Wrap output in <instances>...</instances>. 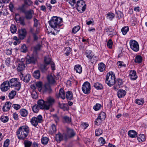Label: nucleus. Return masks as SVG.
<instances>
[{
    "mask_svg": "<svg viewBox=\"0 0 147 147\" xmlns=\"http://www.w3.org/2000/svg\"><path fill=\"white\" fill-rule=\"evenodd\" d=\"M63 139V136L60 133H59L56 135L55 140L57 142H60Z\"/></svg>",
    "mask_w": 147,
    "mask_h": 147,
    "instance_id": "nucleus-33",
    "label": "nucleus"
},
{
    "mask_svg": "<svg viewBox=\"0 0 147 147\" xmlns=\"http://www.w3.org/2000/svg\"><path fill=\"white\" fill-rule=\"evenodd\" d=\"M45 63L47 65H49L50 64L51 67L53 70H54L55 69V64L54 62L51 60V58L47 57H45L44 59Z\"/></svg>",
    "mask_w": 147,
    "mask_h": 147,
    "instance_id": "nucleus-8",
    "label": "nucleus"
},
{
    "mask_svg": "<svg viewBox=\"0 0 147 147\" xmlns=\"http://www.w3.org/2000/svg\"><path fill=\"white\" fill-rule=\"evenodd\" d=\"M39 107L37 105H36L33 106L32 110L35 113H37L38 111Z\"/></svg>",
    "mask_w": 147,
    "mask_h": 147,
    "instance_id": "nucleus-52",
    "label": "nucleus"
},
{
    "mask_svg": "<svg viewBox=\"0 0 147 147\" xmlns=\"http://www.w3.org/2000/svg\"><path fill=\"white\" fill-rule=\"evenodd\" d=\"M29 132V128L27 125L20 126L17 129L16 135L18 138L20 140H24L28 136Z\"/></svg>",
    "mask_w": 147,
    "mask_h": 147,
    "instance_id": "nucleus-2",
    "label": "nucleus"
},
{
    "mask_svg": "<svg viewBox=\"0 0 147 147\" xmlns=\"http://www.w3.org/2000/svg\"><path fill=\"white\" fill-rule=\"evenodd\" d=\"M98 141L100 143V144L102 145H103L105 143V140L102 137H100L99 138Z\"/></svg>",
    "mask_w": 147,
    "mask_h": 147,
    "instance_id": "nucleus-58",
    "label": "nucleus"
},
{
    "mask_svg": "<svg viewBox=\"0 0 147 147\" xmlns=\"http://www.w3.org/2000/svg\"><path fill=\"white\" fill-rule=\"evenodd\" d=\"M115 85L113 87L114 90L117 91L120 88L122 87L123 82L121 79H118L115 83Z\"/></svg>",
    "mask_w": 147,
    "mask_h": 147,
    "instance_id": "nucleus-12",
    "label": "nucleus"
},
{
    "mask_svg": "<svg viewBox=\"0 0 147 147\" xmlns=\"http://www.w3.org/2000/svg\"><path fill=\"white\" fill-rule=\"evenodd\" d=\"M103 121V120H102L100 118L98 117V118L95 121V124L96 125H98L100 124L102 121Z\"/></svg>",
    "mask_w": 147,
    "mask_h": 147,
    "instance_id": "nucleus-57",
    "label": "nucleus"
},
{
    "mask_svg": "<svg viewBox=\"0 0 147 147\" xmlns=\"http://www.w3.org/2000/svg\"><path fill=\"white\" fill-rule=\"evenodd\" d=\"M105 68V65L102 63H100L98 65V69L100 71H103Z\"/></svg>",
    "mask_w": 147,
    "mask_h": 147,
    "instance_id": "nucleus-31",
    "label": "nucleus"
},
{
    "mask_svg": "<svg viewBox=\"0 0 147 147\" xmlns=\"http://www.w3.org/2000/svg\"><path fill=\"white\" fill-rule=\"evenodd\" d=\"M10 87L8 81H5L1 84V89L2 92H5L9 89Z\"/></svg>",
    "mask_w": 147,
    "mask_h": 147,
    "instance_id": "nucleus-11",
    "label": "nucleus"
},
{
    "mask_svg": "<svg viewBox=\"0 0 147 147\" xmlns=\"http://www.w3.org/2000/svg\"><path fill=\"white\" fill-rule=\"evenodd\" d=\"M115 75L112 72H109L106 76L105 82L109 86L113 85L115 82Z\"/></svg>",
    "mask_w": 147,
    "mask_h": 147,
    "instance_id": "nucleus-4",
    "label": "nucleus"
},
{
    "mask_svg": "<svg viewBox=\"0 0 147 147\" xmlns=\"http://www.w3.org/2000/svg\"><path fill=\"white\" fill-rule=\"evenodd\" d=\"M36 118L37 121L39 123H41L42 121V117L41 115H39Z\"/></svg>",
    "mask_w": 147,
    "mask_h": 147,
    "instance_id": "nucleus-61",
    "label": "nucleus"
},
{
    "mask_svg": "<svg viewBox=\"0 0 147 147\" xmlns=\"http://www.w3.org/2000/svg\"><path fill=\"white\" fill-rule=\"evenodd\" d=\"M138 140L139 142H144L146 140V138L144 134H140L138 138Z\"/></svg>",
    "mask_w": 147,
    "mask_h": 147,
    "instance_id": "nucleus-34",
    "label": "nucleus"
},
{
    "mask_svg": "<svg viewBox=\"0 0 147 147\" xmlns=\"http://www.w3.org/2000/svg\"><path fill=\"white\" fill-rule=\"evenodd\" d=\"M63 119L64 122L69 123L71 121V118L67 116H64L63 117Z\"/></svg>",
    "mask_w": 147,
    "mask_h": 147,
    "instance_id": "nucleus-32",
    "label": "nucleus"
},
{
    "mask_svg": "<svg viewBox=\"0 0 147 147\" xmlns=\"http://www.w3.org/2000/svg\"><path fill=\"white\" fill-rule=\"evenodd\" d=\"M49 141V138L47 137H43L42 138L41 141L42 143L44 145H46Z\"/></svg>",
    "mask_w": 147,
    "mask_h": 147,
    "instance_id": "nucleus-38",
    "label": "nucleus"
},
{
    "mask_svg": "<svg viewBox=\"0 0 147 147\" xmlns=\"http://www.w3.org/2000/svg\"><path fill=\"white\" fill-rule=\"evenodd\" d=\"M9 140L7 139L4 142L3 145L4 147H7L9 145Z\"/></svg>",
    "mask_w": 147,
    "mask_h": 147,
    "instance_id": "nucleus-64",
    "label": "nucleus"
},
{
    "mask_svg": "<svg viewBox=\"0 0 147 147\" xmlns=\"http://www.w3.org/2000/svg\"><path fill=\"white\" fill-rule=\"evenodd\" d=\"M74 69L77 73L80 74L82 72V68L80 65H75Z\"/></svg>",
    "mask_w": 147,
    "mask_h": 147,
    "instance_id": "nucleus-29",
    "label": "nucleus"
},
{
    "mask_svg": "<svg viewBox=\"0 0 147 147\" xmlns=\"http://www.w3.org/2000/svg\"><path fill=\"white\" fill-rule=\"evenodd\" d=\"M30 122L33 125L36 126L39 123L37 120L36 117H33L31 119Z\"/></svg>",
    "mask_w": 147,
    "mask_h": 147,
    "instance_id": "nucleus-26",
    "label": "nucleus"
},
{
    "mask_svg": "<svg viewBox=\"0 0 147 147\" xmlns=\"http://www.w3.org/2000/svg\"><path fill=\"white\" fill-rule=\"evenodd\" d=\"M25 14L26 18L27 19H30L32 18V15L34 13V11L32 9H30L27 11L23 12Z\"/></svg>",
    "mask_w": 147,
    "mask_h": 147,
    "instance_id": "nucleus-15",
    "label": "nucleus"
},
{
    "mask_svg": "<svg viewBox=\"0 0 147 147\" xmlns=\"http://www.w3.org/2000/svg\"><path fill=\"white\" fill-rule=\"evenodd\" d=\"M26 30L24 29H21L19 30V38L21 39L24 38L26 34Z\"/></svg>",
    "mask_w": 147,
    "mask_h": 147,
    "instance_id": "nucleus-16",
    "label": "nucleus"
},
{
    "mask_svg": "<svg viewBox=\"0 0 147 147\" xmlns=\"http://www.w3.org/2000/svg\"><path fill=\"white\" fill-rule=\"evenodd\" d=\"M128 135L130 137L135 138L137 136V134L135 131L130 130L128 132Z\"/></svg>",
    "mask_w": 147,
    "mask_h": 147,
    "instance_id": "nucleus-28",
    "label": "nucleus"
},
{
    "mask_svg": "<svg viewBox=\"0 0 147 147\" xmlns=\"http://www.w3.org/2000/svg\"><path fill=\"white\" fill-rule=\"evenodd\" d=\"M63 22L62 18L57 16H53L48 22L51 28L54 29L53 32L51 31L50 32L54 35H56L60 31L59 28Z\"/></svg>",
    "mask_w": 147,
    "mask_h": 147,
    "instance_id": "nucleus-1",
    "label": "nucleus"
},
{
    "mask_svg": "<svg viewBox=\"0 0 147 147\" xmlns=\"http://www.w3.org/2000/svg\"><path fill=\"white\" fill-rule=\"evenodd\" d=\"M131 22L132 25L133 26H134L137 24L138 20L135 17H132L131 20Z\"/></svg>",
    "mask_w": 147,
    "mask_h": 147,
    "instance_id": "nucleus-40",
    "label": "nucleus"
},
{
    "mask_svg": "<svg viewBox=\"0 0 147 147\" xmlns=\"http://www.w3.org/2000/svg\"><path fill=\"white\" fill-rule=\"evenodd\" d=\"M117 65L120 67H126V65L122 61H119L118 62Z\"/></svg>",
    "mask_w": 147,
    "mask_h": 147,
    "instance_id": "nucleus-62",
    "label": "nucleus"
},
{
    "mask_svg": "<svg viewBox=\"0 0 147 147\" xmlns=\"http://www.w3.org/2000/svg\"><path fill=\"white\" fill-rule=\"evenodd\" d=\"M42 89L44 92H50L51 91V87L48 84H45Z\"/></svg>",
    "mask_w": 147,
    "mask_h": 147,
    "instance_id": "nucleus-23",
    "label": "nucleus"
},
{
    "mask_svg": "<svg viewBox=\"0 0 147 147\" xmlns=\"http://www.w3.org/2000/svg\"><path fill=\"white\" fill-rule=\"evenodd\" d=\"M21 51L23 53H26L27 51V49L26 45H23L21 47Z\"/></svg>",
    "mask_w": 147,
    "mask_h": 147,
    "instance_id": "nucleus-54",
    "label": "nucleus"
},
{
    "mask_svg": "<svg viewBox=\"0 0 147 147\" xmlns=\"http://www.w3.org/2000/svg\"><path fill=\"white\" fill-rule=\"evenodd\" d=\"M24 147H30L32 143L31 141L26 140L24 141Z\"/></svg>",
    "mask_w": 147,
    "mask_h": 147,
    "instance_id": "nucleus-37",
    "label": "nucleus"
},
{
    "mask_svg": "<svg viewBox=\"0 0 147 147\" xmlns=\"http://www.w3.org/2000/svg\"><path fill=\"white\" fill-rule=\"evenodd\" d=\"M144 102L143 99H136V103L138 105H142Z\"/></svg>",
    "mask_w": 147,
    "mask_h": 147,
    "instance_id": "nucleus-60",
    "label": "nucleus"
},
{
    "mask_svg": "<svg viewBox=\"0 0 147 147\" xmlns=\"http://www.w3.org/2000/svg\"><path fill=\"white\" fill-rule=\"evenodd\" d=\"M12 107L16 110H18L20 109L21 106L20 105L18 104H13L12 105Z\"/></svg>",
    "mask_w": 147,
    "mask_h": 147,
    "instance_id": "nucleus-53",
    "label": "nucleus"
},
{
    "mask_svg": "<svg viewBox=\"0 0 147 147\" xmlns=\"http://www.w3.org/2000/svg\"><path fill=\"white\" fill-rule=\"evenodd\" d=\"M107 15L111 20H112L115 16L114 14L112 13H108Z\"/></svg>",
    "mask_w": 147,
    "mask_h": 147,
    "instance_id": "nucleus-63",
    "label": "nucleus"
},
{
    "mask_svg": "<svg viewBox=\"0 0 147 147\" xmlns=\"http://www.w3.org/2000/svg\"><path fill=\"white\" fill-rule=\"evenodd\" d=\"M129 29L128 27H125L122 28L121 31L123 35H125L126 34L129 30Z\"/></svg>",
    "mask_w": 147,
    "mask_h": 147,
    "instance_id": "nucleus-48",
    "label": "nucleus"
},
{
    "mask_svg": "<svg viewBox=\"0 0 147 147\" xmlns=\"http://www.w3.org/2000/svg\"><path fill=\"white\" fill-rule=\"evenodd\" d=\"M12 105L11 103L9 101L6 102L3 106L2 110L4 112H7L9 110Z\"/></svg>",
    "mask_w": 147,
    "mask_h": 147,
    "instance_id": "nucleus-13",
    "label": "nucleus"
},
{
    "mask_svg": "<svg viewBox=\"0 0 147 147\" xmlns=\"http://www.w3.org/2000/svg\"><path fill=\"white\" fill-rule=\"evenodd\" d=\"M30 74H28L25 76L23 79L24 81L26 82H28L30 78Z\"/></svg>",
    "mask_w": 147,
    "mask_h": 147,
    "instance_id": "nucleus-45",
    "label": "nucleus"
},
{
    "mask_svg": "<svg viewBox=\"0 0 147 147\" xmlns=\"http://www.w3.org/2000/svg\"><path fill=\"white\" fill-rule=\"evenodd\" d=\"M55 102L53 98L49 97L47 98V100L45 102L43 100H38V104L40 109L47 110L52 107Z\"/></svg>",
    "mask_w": 147,
    "mask_h": 147,
    "instance_id": "nucleus-3",
    "label": "nucleus"
},
{
    "mask_svg": "<svg viewBox=\"0 0 147 147\" xmlns=\"http://www.w3.org/2000/svg\"><path fill=\"white\" fill-rule=\"evenodd\" d=\"M8 81L10 87L14 88L15 89L18 91L20 89L21 84L18 79L13 78Z\"/></svg>",
    "mask_w": 147,
    "mask_h": 147,
    "instance_id": "nucleus-5",
    "label": "nucleus"
},
{
    "mask_svg": "<svg viewBox=\"0 0 147 147\" xmlns=\"http://www.w3.org/2000/svg\"><path fill=\"white\" fill-rule=\"evenodd\" d=\"M57 130L56 126L54 124H52L49 131V134H52L55 133Z\"/></svg>",
    "mask_w": 147,
    "mask_h": 147,
    "instance_id": "nucleus-24",
    "label": "nucleus"
},
{
    "mask_svg": "<svg viewBox=\"0 0 147 147\" xmlns=\"http://www.w3.org/2000/svg\"><path fill=\"white\" fill-rule=\"evenodd\" d=\"M142 57L140 55H138L136 57L135 61L136 63H140L142 62Z\"/></svg>",
    "mask_w": 147,
    "mask_h": 147,
    "instance_id": "nucleus-49",
    "label": "nucleus"
},
{
    "mask_svg": "<svg viewBox=\"0 0 147 147\" xmlns=\"http://www.w3.org/2000/svg\"><path fill=\"white\" fill-rule=\"evenodd\" d=\"M47 79L50 84H54L55 82V76L53 74L48 75Z\"/></svg>",
    "mask_w": 147,
    "mask_h": 147,
    "instance_id": "nucleus-14",
    "label": "nucleus"
},
{
    "mask_svg": "<svg viewBox=\"0 0 147 147\" xmlns=\"http://www.w3.org/2000/svg\"><path fill=\"white\" fill-rule=\"evenodd\" d=\"M25 61L24 58H22L19 62L17 69L18 71H20L23 70L25 68V63L24 62Z\"/></svg>",
    "mask_w": 147,
    "mask_h": 147,
    "instance_id": "nucleus-10",
    "label": "nucleus"
},
{
    "mask_svg": "<svg viewBox=\"0 0 147 147\" xmlns=\"http://www.w3.org/2000/svg\"><path fill=\"white\" fill-rule=\"evenodd\" d=\"M33 2L30 0H24V4L18 8V9L22 12H26V10L30 6L32 5Z\"/></svg>",
    "mask_w": 147,
    "mask_h": 147,
    "instance_id": "nucleus-6",
    "label": "nucleus"
},
{
    "mask_svg": "<svg viewBox=\"0 0 147 147\" xmlns=\"http://www.w3.org/2000/svg\"><path fill=\"white\" fill-rule=\"evenodd\" d=\"M57 97L58 98L60 97L63 99L65 98V93L63 89L61 88L60 89L59 95Z\"/></svg>",
    "mask_w": 147,
    "mask_h": 147,
    "instance_id": "nucleus-27",
    "label": "nucleus"
},
{
    "mask_svg": "<svg viewBox=\"0 0 147 147\" xmlns=\"http://www.w3.org/2000/svg\"><path fill=\"white\" fill-rule=\"evenodd\" d=\"M66 97L69 100H71L73 97L72 92H71L69 91L66 93Z\"/></svg>",
    "mask_w": 147,
    "mask_h": 147,
    "instance_id": "nucleus-39",
    "label": "nucleus"
},
{
    "mask_svg": "<svg viewBox=\"0 0 147 147\" xmlns=\"http://www.w3.org/2000/svg\"><path fill=\"white\" fill-rule=\"evenodd\" d=\"M98 117L100 118L102 120H104L106 117V114L104 112H101L99 114V115Z\"/></svg>",
    "mask_w": 147,
    "mask_h": 147,
    "instance_id": "nucleus-47",
    "label": "nucleus"
},
{
    "mask_svg": "<svg viewBox=\"0 0 147 147\" xmlns=\"http://www.w3.org/2000/svg\"><path fill=\"white\" fill-rule=\"evenodd\" d=\"M80 27L79 26H75L72 29V33L75 34L80 30Z\"/></svg>",
    "mask_w": 147,
    "mask_h": 147,
    "instance_id": "nucleus-50",
    "label": "nucleus"
},
{
    "mask_svg": "<svg viewBox=\"0 0 147 147\" xmlns=\"http://www.w3.org/2000/svg\"><path fill=\"white\" fill-rule=\"evenodd\" d=\"M16 94V92L15 90H12L9 93L8 96L10 99H12L14 98Z\"/></svg>",
    "mask_w": 147,
    "mask_h": 147,
    "instance_id": "nucleus-36",
    "label": "nucleus"
},
{
    "mask_svg": "<svg viewBox=\"0 0 147 147\" xmlns=\"http://www.w3.org/2000/svg\"><path fill=\"white\" fill-rule=\"evenodd\" d=\"M30 32L32 34L36 33H38L39 30L37 27H34L33 28H31L30 30Z\"/></svg>",
    "mask_w": 147,
    "mask_h": 147,
    "instance_id": "nucleus-55",
    "label": "nucleus"
},
{
    "mask_svg": "<svg viewBox=\"0 0 147 147\" xmlns=\"http://www.w3.org/2000/svg\"><path fill=\"white\" fill-rule=\"evenodd\" d=\"M113 45V42L111 39H109L107 43V46L109 48H111Z\"/></svg>",
    "mask_w": 147,
    "mask_h": 147,
    "instance_id": "nucleus-59",
    "label": "nucleus"
},
{
    "mask_svg": "<svg viewBox=\"0 0 147 147\" xmlns=\"http://www.w3.org/2000/svg\"><path fill=\"white\" fill-rule=\"evenodd\" d=\"M71 51V49L70 47H66L65 50H64L65 53L67 56L69 55V53Z\"/></svg>",
    "mask_w": 147,
    "mask_h": 147,
    "instance_id": "nucleus-51",
    "label": "nucleus"
},
{
    "mask_svg": "<svg viewBox=\"0 0 147 147\" xmlns=\"http://www.w3.org/2000/svg\"><path fill=\"white\" fill-rule=\"evenodd\" d=\"M130 47L131 49L135 52L138 51L139 49V45L138 42L135 40H131L130 41Z\"/></svg>",
    "mask_w": 147,
    "mask_h": 147,
    "instance_id": "nucleus-7",
    "label": "nucleus"
},
{
    "mask_svg": "<svg viewBox=\"0 0 147 147\" xmlns=\"http://www.w3.org/2000/svg\"><path fill=\"white\" fill-rule=\"evenodd\" d=\"M67 136L69 137H73L75 134L73 130L68 128H67Z\"/></svg>",
    "mask_w": 147,
    "mask_h": 147,
    "instance_id": "nucleus-22",
    "label": "nucleus"
},
{
    "mask_svg": "<svg viewBox=\"0 0 147 147\" xmlns=\"http://www.w3.org/2000/svg\"><path fill=\"white\" fill-rule=\"evenodd\" d=\"M20 113L22 117H25L27 115L28 112L26 109H22L20 110Z\"/></svg>",
    "mask_w": 147,
    "mask_h": 147,
    "instance_id": "nucleus-25",
    "label": "nucleus"
},
{
    "mask_svg": "<svg viewBox=\"0 0 147 147\" xmlns=\"http://www.w3.org/2000/svg\"><path fill=\"white\" fill-rule=\"evenodd\" d=\"M36 87H38V90L40 91L42 89V83L41 82H38L35 83Z\"/></svg>",
    "mask_w": 147,
    "mask_h": 147,
    "instance_id": "nucleus-42",
    "label": "nucleus"
},
{
    "mask_svg": "<svg viewBox=\"0 0 147 147\" xmlns=\"http://www.w3.org/2000/svg\"><path fill=\"white\" fill-rule=\"evenodd\" d=\"M126 93L125 90L121 89L118 91L117 95L118 97L120 98L124 96L126 94Z\"/></svg>",
    "mask_w": 147,
    "mask_h": 147,
    "instance_id": "nucleus-20",
    "label": "nucleus"
},
{
    "mask_svg": "<svg viewBox=\"0 0 147 147\" xmlns=\"http://www.w3.org/2000/svg\"><path fill=\"white\" fill-rule=\"evenodd\" d=\"M91 89L90 83L88 82H86L83 84V93L88 94L90 93Z\"/></svg>",
    "mask_w": 147,
    "mask_h": 147,
    "instance_id": "nucleus-9",
    "label": "nucleus"
},
{
    "mask_svg": "<svg viewBox=\"0 0 147 147\" xmlns=\"http://www.w3.org/2000/svg\"><path fill=\"white\" fill-rule=\"evenodd\" d=\"M103 133L102 130L100 128L96 129L95 131V134L96 136H99L101 135Z\"/></svg>",
    "mask_w": 147,
    "mask_h": 147,
    "instance_id": "nucleus-44",
    "label": "nucleus"
},
{
    "mask_svg": "<svg viewBox=\"0 0 147 147\" xmlns=\"http://www.w3.org/2000/svg\"><path fill=\"white\" fill-rule=\"evenodd\" d=\"M49 67L48 65L45 63L41 65L40 69L42 72H45L47 71Z\"/></svg>",
    "mask_w": 147,
    "mask_h": 147,
    "instance_id": "nucleus-30",
    "label": "nucleus"
},
{
    "mask_svg": "<svg viewBox=\"0 0 147 147\" xmlns=\"http://www.w3.org/2000/svg\"><path fill=\"white\" fill-rule=\"evenodd\" d=\"M17 29L16 26L14 24H11L10 27V31L13 34L16 32Z\"/></svg>",
    "mask_w": 147,
    "mask_h": 147,
    "instance_id": "nucleus-41",
    "label": "nucleus"
},
{
    "mask_svg": "<svg viewBox=\"0 0 147 147\" xmlns=\"http://www.w3.org/2000/svg\"><path fill=\"white\" fill-rule=\"evenodd\" d=\"M1 121L4 123L7 122L9 120V118L7 116H2L0 118Z\"/></svg>",
    "mask_w": 147,
    "mask_h": 147,
    "instance_id": "nucleus-46",
    "label": "nucleus"
},
{
    "mask_svg": "<svg viewBox=\"0 0 147 147\" xmlns=\"http://www.w3.org/2000/svg\"><path fill=\"white\" fill-rule=\"evenodd\" d=\"M77 9L80 13L83 12V1H78L77 3Z\"/></svg>",
    "mask_w": 147,
    "mask_h": 147,
    "instance_id": "nucleus-17",
    "label": "nucleus"
},
{
    "mask_svg": "<svg viewBox=\"0 0 147 147\" xmlns=\"http://www.w3.org/2000/svg\"><path fill=\"white\" fill-rule=\"evenodd\" d=\"M85 54L87 57L89 59H91V61H92V59L94 57L93 53L92 51L90 50H87Z\"/></svg>",
    "mask_w": 147,
    "mask_h": 147,
    "instance_id": "nucleus-21",
    "label": "nucleus"
},
{
    "mask_svg": "<svg viewBox=\"0 0 147 147\" xmlns=\"http://www.w3.org/2000/svg\"><path fill=\"white\" fill-rule=\"evenodd\" d=\"M129 76L131 80H135L137 78L136 75V73L134 70L130 71L129 74Z\"/></svg>",
    "mask_w": 147,
    "mask_h": 147,
    "instance_id": "nucleus-19",
    "label": "nucleus"
},
{
    "mask_svg": "<svg viewBox=\"0 0 147 147\" xmlns=\"http://www.w3.org/2000/svg\"><path fill=\"white\" fill-rule=\"evenodd\" d=\"M33 76L36 78L38 79L39 78L40 76V71L38 70L35 71L34 72Z\"/></svg>",
    "mask_w": 147,
    "mask_h": 147,
    "instance_id": "nucleus-43",
    "label": "nucleus"
},
{
    "mask_svg": "<svg viewBox=\"0 0 147 147\" xmlns=\"http://www.w3.org/2000/svg\"><path fill=\"white\" fill-rule=\"evenodd\" d=\"M97 89H101L103 88L102 85L98 83H95L93 85Z\"/></svg>",
    "mask_w": 147,
    "mask_h": 147,
    "instance_id": "nucleus-35",
    "label": "nucleus"
},
{
    "mask_svg": "<svg viewBox=\"0 0 147 147\" xmlns=\"http://www.w3.org/2000/svg\"><path fill=\"white\" fill-rule=\"evenodd\" d=\"M25 59V62H24L25 63L29 64L30 63H32L34 64L36 61V59L33 57H29L28 58H24Z\"/></svg>",
    "mask_w": 147,
    "mask_h": 147,
    "instance_id": "nucleus-18",
    "label": "nucleus"
},
{
    "mask_svg": "<svg viewBox=\"0 0 147 147\" xmlns=\"http://www.w3.org/2000/svg\"><path fill=\"white\" fill-rule=\"evenodd\" d=\"M101 107L100 104L97 103L93 107V109L95 111H98L100 108Z\"/></svg>",
    "mask_w": 147,
    "mask_h": 147,
    "instance_id": "nucleus-56",
    "label": "nucleus"
}]
</instances>
